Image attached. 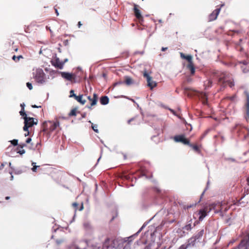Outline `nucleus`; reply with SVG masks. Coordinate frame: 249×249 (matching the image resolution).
I'll return each instance as SVG.
<instances>
[{
  "label": "nucleus",
  "instance_id": "obj_1",
  "mask_svg": "<svg viewBox=\"0 0 249 249\" xmlns=\"http://www.w3.org/2000/svg\"><path fill=\"white\" fill-rule=\"evenodd\" d=\"M59 126V122L57 120L54 121H46L42 124V131L47 134H50Z\"/></svg>",
  "mask_w": 249,
  "mask_h": 249
},
{
  "label": "nucleus",
  "instance_id": "obj_2",
  "mask_svg": "<svg viewBox=\"0 0 249 249\" xmlns=\"http://www.w3.org/2000/svg\"><path fill=\"white\" fill-rule=\"evenodd\" d=\"M230 73L224 72H222L219 75L218 82L219 84H222L224 86L228 85L230 88H232L234 86V83L233 80H229L228 78L230 77Z\"/></svg>",
  "mask_w": 249,
  "mask_h": 249
},
{
  "label": "nucleus",
  "instance_id": "obj_3",
  "mask_svg": "<svg viewBox=\"0 0 249 249\" xmlns=\"http://www.w3.org/2000/svg\"><path fill=\"white\" fill-rule=\"evenodd\" d=\"M24 126H23V130L25 131H28L29 127L33 126L35 124H37L38 123L37 119L33 117H24Z\"/></svg>",
  "mask_w": 249,
  "mask_h": 249
},
{
  "label": "nucleus",
  "instance_id": "obj_4",
  "mask_svg": "<svg viewBox=\"0 0 249 249\" xmlns=\"http://www.w3.org/2000/svg\"><path fill=\"white\" fill-rule=\"evenodd\" d=\"M45 74L42 70H38L36 71L34 76L36 81L40 84H43L45 81Z\"/></svg>",
  "mask_w": 249,
  "mask_h": 249
},
{
  "label": "nucleus",
  "instance_id": "obj_5",
  "mask_svg": "<svg viewBox=\"0 0 249 249\" xmlns=\"http://www.w3.org/2000/svg\"><path fill=\"white\" fill-rule=\"evenodd\" d=\"M204 233V231L203 229H201L197 231V232L193 236L191 237L188 240V242L190 244H192V246H194L195 244L196 241L197 240L201 239Z\"/></svg>",
  "mask_w": 249,
  "mask_h": 249
},
{
  "label": "nucleus",
  "instance_id": "obj_6",
  "mask_svg": "<svg viewBox=\"0 0 249 249\" xmlns=\"http://www.w3.org/2000/svg\"><path fill=\"white\" fill-rule=\"evenodd\" d=\"M226 204V202L213 203L210 205V207L212 208V210H214L215 213L221 212L223 213V208Z\"/></svg>",
  "mask_w": 249,
  "mask_h": 249
},
{
  "label": "nucleus",
  "instance_id": "obj_7",
  "mask_svg": "<svg viewBox=\"0 0 249 249\" xmlns=\"http://www.w3.org/2000/svg\"><path fill=\"white\" fill-rule=\"evenodd\" d=\"M61 76L66 79L67 80L70 81L72 83L75 82L76 75L74 73H71L67 72H61Z\"/></svg>",
  "mask_w": 249,
  "mask_h": 249
},
{
  "label": "nucleus",
  "instance_id": "obj_8",
  "mask_svg": "<svg viewBox=\"0 0 249 249\" xmlns=\"http://www.w3.org/2000/svg\"><path fill=\"white\" fill-rule=\"evenodd\" d=\"M143 77L146 79L147 86L149 87L151 89H152L157 86L156 83L152 80V77L148 74L146 71L143 72Z\"/></svg>",
  "mask_w": 249,
  "mask_h": 249
},
{
  "label": "nucleus",
  "instance_id": "obj_9",
  "mask_svg": "<svg viewBox=\"0 0 249 249\" xmlns=\"http://www.w3.org/2000/svg\"><path fill=\"white\" fill-rule=\"evenodd\" d=\"M174 139L176 142H181L185 145L190 144V141L186 139L184 135H176Z\"/></svg>",
  "mask_w": 249,
  "mask_h": 249
},
{
  "label": "nucleus",
  "instance_id": "obj_10",
  "mask_svg": "<svg viewBox=\"0 0 249 249\" xmlns=\"http://www.w3.org/2000/svg\"><path fill=\"white\" fill-rule=\"evenodd\" d=\"M211 211L212 208H210L209 205L206 206L203 209L200 210L199 211V214H200L199 220H202L203 218L207 215V213L210 212Z\"/></svg>",
  "mask_w": 249,
  "mask_h": 249
},
{
  "label": "nucleus",
  "instance_id": "obj_11",
  "mask_svg": "<svg viewBox=\"0 0 249 249\" xmlns=\"http://www.w3.org/2000/svg\"><path fill=\"white\" fill-rule=\"evenodd\" d=\"M83 95H79L78 96H77L76 94H74L73 90L71 89L70 91V97H74V99L79 103H80L82 105H84L86 103V100L83 99Z\"/></svg>",
  "mask_w": 249,
  "mask_h": 249
},
{
  "label": "nucleus",
  "instance_id": "obj_12",
  "mask_svg": "<svg viewBox=\"0 0 249 249\" xmlns=\"http://www.w3.org/2000/svg\"><path fill=\"white\" fill-rule=\"evenodd\" d=\"M220 11V8H217L216 9L213 11V12L209 15L208 21H212L215 20L217 18Z\"/></svg>",
  "mask_w": 249,
  "mask_h": 249
},
{
  "label": "nucleus",
  "instance_id": "obj_13",
  "mask_svg": "<svg viewBox=\"0 0 249 249\" xmlns=\"http://www.w3.org/2000/svg\"><path fill=\"white\" fill-rule=\"evenodd\" d=\"M195 94L197 95L201 100L203 105L208 104L207 95L203 92H199L195 91Z\"/></svg>",
  "mask_w": 249,
  "mask_h": 249
},
{
  "label": "nucleus",
  "instance_id": "obj_14",
  "mask_svg": "<svg viewBox=\"0 0 249 249\" xmlns=\"http://www.w3.org/2000/svg\"><path fill=\"white\" fill-rule=\"evenodd\" d=\"M51 63L55 68L59 69H62L64 64V63L60 61L59 58L58 57H55L53 60H52L51 61Z\"/></svg>",
  "mask_w": 249,
  "mask_h": 249
},
{
  "label": "nucleus",
  "instance_id": "obj_15",
  "mask_svg": "<svg viewBox=\"0 0 249 249\" xmlns=\"http://www.w3.org/2000/svg\"><path fill=\"white\" fill-rule=\"evenodd\" d=\"M139 6L136 4H134V12L136 18L140 21L142 22L143 20L142 16L141 15L140 10L138 9Z\"/></svg>",
  "mask_w": 249,
  "mask_h": 249
},
{
  "label": "nucleus",
  "instance_id": "obj_16",
  "mask_svg": "<svg viewBox=\"0 0 249 249\" xmlns=\"http://www.w3.org/2000/svg\"><path fill=\"white\" fill-rule=\"evenodd\" d=\"M239 64H241V68L243 72L247 73L249 71V66H248L249 62L247 61H240L238 62Z\"/></svg>",
  "mask_w": 249,
  "mask_h": 249
},
{
  "label": "nucleus",
  "instance_id": "obj_17",
  "mask_svg": "<svg viewBox=\"0 0 249 249\" xmlns=\"http://www.w3.org/2000/svg\"><path fill=\"white\" fill-rule=\"evenodd\" d=\"M133 237V236H130L127 240H125L122 242L121 246L123 248V249H131V240H129V239Z\"/></svg>",
  "mask_w": 249,
  "mask_h": 249
},
{
  "label": "nucleus",
  "instance_id": "obj_18",
  "mask_svg": "<svg viewBox=\"0 0 249 249\" xmlns=\"http://www.w3.org/2000/svg\"><path fill=\"white\" fill-rule=\"evenodd\" d=\"M249 246V243L248 242L247 239L244 238L241 241L240 244L237 247L238 249H247Z\"/></svg>",
  "mask_w": 249,
  "mask_h": 249
},
{
  "label": "nucleus",
  "instance_id": "obj_19",
  "mask_svg": "<svg viewBox=\"0 0 249 249\" xmlns=\"http://www.w3.org/2000/svg\"><path fill=\"white\" fill-rule=\"evenodd\" d=\"M246 119L249 120V94H247V103H246Z\"/></svg>",
  "mask_w": 249,
  "mask_h": 249
},
{
  "label": "nucleus",
  "instance_id": "obj_20",
  "mask_svg": "<svg viewBox=\"0 0 249 249\" xmlns=\"http://www.w3.org/2000/svg\"><path fill=\"white\" fill-rule=\"evenodd\" d=\"M180 56L182 58L187 60L189 63H193L192 56L191 55H185L183 53H180Z\"/></svg>",
  "mask_w": 249,
  "mask_h": 249
},
{
  "label": "nucleus",
  "instance_id": "obj_21",
  "mask_svg": "<svg viewBox=\"0 0 249 249\" xmlns=\"http://www.w3.org/2000/svg\"><path fill=\"white\" fill-rule=\"evenodd\" d=\"M26 146L25 144H19L18 146L17 147V153H19L20 155H22L25 153V151L24 149H23V148Z\"/></svg>",
  "mask_w": 249,
  "mask_h": 249
},
{
  "label": "nucleus",
  "instance_id": "obj_22",
  "mask_svg": "<svg viewBox=\"0 0 249 249\" xmlns=\"http://www.w3.org/2000/svg\"><path fill=\"white\" fill-rule=\"evenodd\" d=\"M100 103L103 105H107L109 103V98L107 96H102L100 98Z\"/></svg>",
  "mask_w": 249,
  "mask_h": 249
},
{
  "label": "nucleus",
  "instance_id": "obj_23",
  "mask_svg": "<svg viewBox=\"0 0 249 249\" xmlns=\"http://www.w3.org/2000/svg\"><path fill=\"white\" fill-rule=\"evenodd\" d=\"M187 68L190 71L191 74L192 75H194L195 73V67L193 63H191V64H188L187 65Z\"/></svg>",
  "mask_w": 249,
  "mask_h": 249
},
{
  "label": "nucleus",
  "instance_id": "obj_24",
  "mask_svg": "<svg viewBox=\"0 0 249 249\" xmlns=\"http://www.w3.org/2000/svg\"><path fill=\"white\" fill-rule=\"evenodd\" d=\"M188 145L192 147V149L196 152L198 153H200L201 152L200 147L196 144H193L190 143V144Z\"/></svg>",
  "mask_w": 249,
  "mask_h": 249
},
{
  "label": "nucleus",
  "instance_id": "obj_25",
  "mask_svg": "<svg viewBox=\"0 0 249 249\" xmlns=\"http://www.w3.org/2000/svg\"><path fill=\"white\" fill-rule=\"evenodd\" d=\"M144 249H158V247L155 242H152L148 244Z\"/></svg>",
  "mask_w": 249,
  "mask_h": 249
},
{
  "label": "nucleus",
  "instance_id": "obj_26",
  "mask_svg": "<svg viewBox=\"0 0 249 249\" xmlns=\"http://www.w3.org/2000/svg\"><path fill=\"white\" fill-rule=\"evenodd\" d=\"M98 96L97 94L94 93L92 98L91 99V100L90 101L91 102L90 106H93L96 104L97 101Z\"/></svg>",
  "mask_w": 249,
  "mask_h": 249
},
{
  "label": "nucleus",
  "instance_id": "obj_27",
  "mask_svg": "<svg viewBox=\"0 0 249 249\" xmlns=\"http://www.w3.org/2000/svg\"><path fill=\"white\" fill-rule=\"evenodd\" d=\"M124 79V83L126 85L129 86L133 83V80L131 77L129 76H125Z\"/></svg>",
  "mask_w": 249,
  "mask_h": 249
},
{
  "label": "nucleus",
  "instance_id": "obj_28",
  "mask_svg": "<svg viewBox=\"0 0 249 249\" xmlns=\"http://www.w3.org/2000/svg\"><path fill=\"white\" fill-rule=\"evenodd\" d=\"M93 242L92 241L89 240L87 241V245L89 247H91V248H93V249H96L97 248L98 246L96 244L95 245L93 244Z\"/></svg>",
  "mask_w": 249,
  "mask_h": 249
},
{
  "label": "nucleus",
  "instance_id": "obj_29",
  "mask_svg": "<svg viewBox=\"0 0 249 249\" xmlns=\"http://www.w3.org/2000/svg\"><path fill=\"white\" fill-rule=\"evenodd\" d=\"M133 121H136V123H135L134 124H138L139 123V120H138L137 117L133 118L128 121V123L129 124H131V123L133 122Z\"/></svg>",
  "mask_w": 249,
  "mask_h": 249
},
{
  "label": "nucleus",
  "instance_id": "obj_30",
  "mask_svg": "<svg viewBox=\"0 0 249 249\" xmlns=\"http://www.w3.org/2000/svg\"><path fill=\"white\" fill-rule=\"evenodd\" d=\"M77 113V109L76 108H73L69 113L70 116H76Z\"/></svg>",
  "mask_w": 249,
  "mask_h": 249
},
{
  "label": "nucleus",
  "instance_id": "obj_31",
  "mask_svg": "<svg viewBox=\"0 0 249 249\" xmlns=\"http://www.w3.org/2000/svg\"><path fill=\"white\" fill-rule=\"evenodd\" d=\"M20 58H23V56L21 55H20L18 56H16V55H14L12 57V59L15 61V62L18 61Z\"/></svg>",
  "mask_w": 249,
  "mask_h": 249
},
{
  "label": "nucleus",
  "instance_id": "obj_32",
  "mask_svg": "<svg viewBox=\"0 0 249 249\" xmlns=\"http://www.w3.org/2000/svg\"><path fill=\"white\" fill-rule=\"evenodd\" d=\"M89 123H91L92 124L91 127L92 129L96 133H98L99 131L97 129L98 125L97 124H93L90 121L89 122Z\"/></svg>",
  "mask_w": 249,
  "mask_h": 249
},
{
  "label": "nucleus",
  "instance_id": "obj_33",
  "mask_svg": "<svg viewBox=\"0 0 249 249\" xmlns=\"http://www.w3.org/2000/svg\"><path fill=\"white\" fill-rule=\"evenodd\" d=\"M212 85V81H211L210 80H208L204 83V86H205L206 88H209V87H211Z\"/></svg>",
  "mask_w": 249,
  "mask_h": 249
},
{
  "label": "nucleus",
  "instance_id": "obj_34",
  "mask_svg": "<svg viewBox=\"0 0 249 249\" xmlns=\"http://www.w3.org/2000/svg\"><path fill=\"white\" fill-rule=\"evenodd\" d=\"M188 244L187 245H182L179 248V249H186L190 246H192V244H190L189 242L188 241Z\"/></svg>",
  "mask_w": 249,
  "mask_h": 249
},
{
  "label": "nucleus",
  "instance_id": "obj_35",
  "mask_svg": "<svg viewBox=\"0 0 249 249\" xmlns=\"http://www.w3.org/2000/svg\"><path fill=\"white\" fill-rule=\"evenodd\" d=\"M20 115L24 117H27V114H26L24 108H21V110L19 111Z\"/></svg>",
  "mask_w": 249,
  "mask_h": 249
},
{
  "label": "nucleus",
  "instance_id": "obj_36",
  "mask_svg": "<svg viewBox=\"0 0 249 249\" xmlns=\"http://www.w3.org/2000/svg\"><path fill=\"white\" fill-rule=\"evenodd\" d=\"M230 207L228 206L227 203L226 202V204L224 206H223V212H225L228 211L230 209Z\"/></svg>",
  "mask_w": 249,
  "mask_h": 249
},
{
  "label": "nucleus",
  "instance_id": "obj_37",
  "mask_svg": "<svg viewBox=\"0 0 249 249\" xmlns=\"http://www.w3.org/2000/svg\"><path fill=\"white\" fill-rule=\"evenodd\" d=\"M10 142L14 146H17L18 144V140L14 139L13 140L11 141Z\"/></svg>",
  "mask_w": 249,
  "mask_h": 249
},
{
  "label": "nucleus",
  "instance_id": "obj_38",
  "mask_svg": "<svg viewBox=\"0 0 249 249\" xmlns=\"http://www.w3.org/2000/svg\"><path fill=\"white\" fill-rule=\"evenodd\" d=\"M26 86H27V87L29 88V89L30 90L32 89H33V87H32V84H31V83H29V82H27V83H26Z\"/></svg>",
  "mask_w": 249,
  "mask_h": 249
},
{
  "label": "nucleus",
  "instance_id": "obj_39",
  "mask_svg": "<svg viewBox=\"0 0 249 249\" xmlns=\"http://www.w3.org/2000/svg\"><path fill=\"white\" fill-rule=\"evenodd\" d=\"M185 229L187 231L190 230L191 229V225L188 224L185 226Z\"/></svg>",
  "mask_w": 249,
  "mask_h": 249
},
{
  "label": "nucleus",
  "instance_id": "obj_40",
  "mask_svg": "<svg viewBox=\"0 0 249 249\" xmlns=\"http://www.w3.org/2000/svg\"><path fill=\"white\" fill-rule=\"evenodd\" d=\"M72 206L75 208V210H76L77 209L78 204L76 202H74L72 203Z\"/></svg>",
  "mask_w": 249,
  "mask_h": 249
},
{
  "label": "nucleus",
  "instance_id": "obj_41",
  "mask_svg": "<svg viewBox=\"0 0 249 249\" xmlns=\"http://www.w3.org/2000/svg\"><path fill=\"white\" fill-rule=\"evenodd\" d=\"M38 167V166L34 165L33 168H32V170L33 172H36V169Z\"/></svg>",
  "mask_w": 249,
  "mask_h": 249
},
{
  "label": "nucleus",
  "instance_id": "obj_42",
  "mask_svg": "<svg viewBox=\"0 0 249 249\" xmlns=\"http://www.w3.org/2000/svg\"><path fill=\"white\" fill-rule=\"evenodd\" d=\"M82 24L81 22V21H79L78 22V24H77L78 27L79 28H80L82 26Z\"/></svg>",
  "mask_w": 249,
  "mask_h": 249
},
{
  "label": "nucleus",
  "instance_id": "obj_43",
  "mask_svg": "<svg viewBox=\"0 0 249 249\" xmlns=\"http://www.w3.org/2000/svg\"><path fill=\"white\" fill-rule=\"evenodd\" d=\"M32 139L31 138H28L26 141V142L27 143H29L31 141Z\"/></svg>",
  "mask_w": 249,
  "mask_h": 249
},
{
  "label": "nucleus",
  "instance_id": "obj_44",
  "mask_svg": "<svg viewBox=\"0 0 249 249\" xmlns=\"http://www.w3.org/2000/svg\"><path fill=\"white\" fill-rule=\"evenodd\" d=\"M87 114L86 113L84 112L81 114V116L82 118H84L86 117Z\"/></svg>",
  "mask_w": 249,
  "mask_h": 249
},
{
  "label": "nucleus",
  "instance_id": "obj_45",
  "mask_svg": "<svg viewBox=\"0 0 249 249\" xmlns=\"http://www.w3.org/2000/svg\"><path fill=\"white\" fill-rule=\"evenodd\" d=\"M4 163H1L0 166V170H1L2 169H3L4 168Z\"/></svg>",
  "mask_w": 249,
  "mask_h": 249
},
{
  "label": "nucleus",
  "instance_id": "obj_46",
  "mask_svg": "<svg viewBox=\"0 0 249 249\" xmlns=\"http://www.w3.org/2000/svg\"><path fill=\"white\" fill-rule=\"evenodd\" d=\"M54 10H55V13H56L57 16H58L59 15V13H58L57 9L55 7H54Z\"/></svg>",
  "mask_w": 249,
  "mask_h": 249
},
{
  "label": "nucleus",
  "instance_id": "obj_47",
  "mask_svg": "<svg viewBox=\"0 0 249 249\" xmlns=\"http://www.w3.org/2000/svg\"><path fill=\"white\" fill-rule=\"evenodd\" d=\"M32 107L33 108H38V107H41V106H37L36 105H32Z\"/></svg>",
  "mask_w": 249,
  "mask_h": 249
},
{
  "label": "nucleus",
  "instance_id": "obj_48",
  "mask_svg": "<svg viewBox=\"0 0 249 249\" xmlns=\"http://www.w3.org/2000/svg\"><path fill=\"white\" fill-rule=\"evenodd\" d=\"M184 89L185 92L186 93H187V92L190 90V89H189L188 88H185Z\"/></svg>",
  "mask_w": 249,
  "mask_h": 249
},
{
  "label": "nucleus",
  "instance_id": "obj_49",
  "mask_svg": "<svg viewBox=\"0 0 249 249\" xmlns=\"http://www.w3.org/2000/svg\"><path fill=\"white\" fill-rule=\"evenodd\" d=\"M166 50H167V47H165V48H164V47H162V48H161V51H166Z\"/></svg>",
  "mask_w": 249,
  "mask_h": 249
},
{
  "label": "nucleus",
  "instance_id": "obj_50",
  "mask_svg": "<svg viewBox=\"0 0 249 249\" xmlns=\"http://www.w3.org/2000/svg\"><path fill=\"white\" fill-rule=\"evenodd\" d=\"M123 83V82H119L118 83H116L114 84V86H116L117 85H120V84H122Z\"/></svg>",
  "mask_w": 249,
  "mask_h": 249
},
{
  "label": "nucleus",
  "instance_id": "obj_51",
  "mask_svg": "<svg viewBox=\"0 0 249 249\" xmlns=\"http://www.w3.org/2000/svg\"><path fill=\"white\" fill-rule=\"evenodd\" d=\"M25 105L24 103L20 104V107H21V108H24Z\"/></svg>",
  "mask_w": 249,
  "mask_h": 249
},
{
  "label": "nucleus",
  "instance_id": "obj_52",
  "mask_svg": "<svg viewBox=\"0 0 249 249\" xmlns=\"http://www.w3.org/2000/svg\"><path fill=\"white\" fill-rule=\"evenodd\" d=\"M156 192H157V193H160V189H157V188H156Z\"/></svg>",
  "mask_w": 249,
  "mask_h": 249
},
{
  "label": "nucleus",
  "instance_id": "obj_53",
  "mask_svg": "<svg viewBox=\"0 0 249 249\" xmlns=\"http://www.w3.org/2000/svg\"><path fill=\"white\" fill-rule=\"evenodd\" d=\"M27 131V133H25V136H27L29 135V131L28 130V131Z\"/></svg>",
  "mask_w": 249,
  "mask_h": 249
},
{
  "label": "nucleus",
  "instance_id": "obj_54",
  "mask_svg": "<svg viewBox=\"0 0 249 249\" xmlns=\"http://www.w3.org/2000/svg\"><path fill=\"white\" fill-rule=\"evenodd\" d=\"M247 181L248 185H249V176L248 177V178L247 179Z\"/></svg>",
  "mask_w": 249,
  "mask_h": 249
},
{
  "label": "nucleus",
  "instance_id": "obj_55",
  "mask_svg": "<svg viewBox=\"0 0 249 249\" xmlns=\"http://www.w3.org/2000/svg\"><path fill=\"white\" fill-rule=\"evenodd\" d=\"M224 6V3L223 4H220V7L219 8H220V9H221V7H222Z\"/></svg>",
  "mask_w": 249,
  "mask_h": 249
},
{
  "label": "nucleus",
  "instance_id": "obj_56",
  "mask_svg": "<svg viewBox=\"0 0 249 249\" xmlns=\"http://www.w3.org/2000/svg\"><path fill=\"white\" fill-rule=\"evenodd\" d=\"M88 99H89V101H90V100H91V99H92V98H91L90 96H88Z\"/></svg>",
  "mask_w": 249,
  "mask_h": 249
},
{
  "label": "nucleus",
  "instance_id": "obj_57",
  "mask_svg": "<svg viewBox=\"0 0 249 249\" xmlns=\"http://www.w3.org/2000/svg\"><path fill=\"white\" fill-rule=\"evenodd\" d=\"M56 242H57V244H60V243H61L62 242V241H58V240H57Z\"/></svg>",
  "mask_w": 249,
  "mask_h": 249
},
{
  "label": "nucleus",
  "instance_id": "obj_58",
  "mask_svg": "<svg viewBox=\"0 0 249 249\" xmlns=\"http://www.w3.org/2000/svg\"><path fill=\"white\" fill-rule=\"evenodd\" d=\"M10 199V197H9V196H6V197H5V199H6V200H8V199Z\"/></svg>",
  "mask_w": 249,
  "mask_h": 249
},
{
  "label": "nucleus",
  "instance_id": "obj_59",
  "mask_svg": "<svg viewBox=\"0 0 249 249\" xmlns=\"http://www.w3.org/2000/svg\"><path fill=\"white\" fill-rule=\"evenodd\" d=\"M84 226L85 227H88L89 226V224H84Z\"/></svg>",
  "mask_w": 249,
  "mask_h": 249
},
{
  "label": "nucleus",
  "instance_id": "obj_60",
  "mask_svg": "<svg viewBox=\"0 0 249 249\" xmlns=\"http://www.w3.org/2000/svg\"><path fill=\"white\" fill-rule=\"evenodd\" d=\"M13 176L11 175V180H13Z\"/></svg>",
  "mask_w": 249,
  "mask_h": 249
},
{
  "label": "nucleus",
  "instance_id": "obj_61",
  "mask_svg": "<svg viewBox=\"0 0 249 249\" xmlns=\"http://www.w3.org/2000/svg\"><path fill=\"white\" fill-rule=\"evenodd\" d=\"M46 29L48 30H49L51 31V30L50 29V27H48V26H46Z\"/></svg>",
  "mask_w": 249,
  "mask_h": 249
},
{
  "label": "nucleus",
  "instance_id": "obj_62",
  "mask_svg": "<svg viewBox=\"0 0 249 249\" xmlns=\"http://www.w3.org/2000/svg\"><path fill=\"white\" fill-rule=\"evenodd\" d=\"M221 138L222 139V141H224V137L223 136H221Z\"/></svg>",
  "mask_w": 249,
  "mask_h": 249
},
{
  "label": "nucleus",
  "instance_id": "obj_63",
  "mask_svg": "<svg viewBox=\"0 0 249 249\" xmlns=\"http://www.w3.org/2000/svg\"><path fill=\"white\" fill-rule=\"evenodd\" d=\"M18 48H16V49H15V51L16 52H17V51H18Z\"/></svg>",
  "mask_w": 249,
  "mask_h": 249
},
{
  "label": "nucleus",
  "instance_id": "obj_64",
  "mask_svg": "<svg viewBox=\"0 0 249 249\" xmlns=\"http://www.w3.org/2000/svg\"><path fill=\"white\" fill-rule=\"evenodd\" d=\"M9 166H11V163L10 162H9Z\"/></svg>",
  "mask_w": 249,
  "mask_h": 249
}]
</instances>
